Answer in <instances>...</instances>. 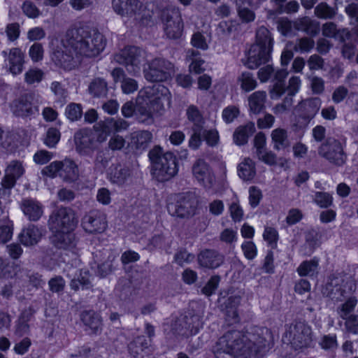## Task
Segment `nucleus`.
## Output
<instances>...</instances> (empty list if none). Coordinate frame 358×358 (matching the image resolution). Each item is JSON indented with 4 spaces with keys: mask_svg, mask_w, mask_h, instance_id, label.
<instances>
[{
    "mask_svg": "<svg viewBox=\"0 0 358 358\" xmlns=\"http://www.w3.org/2000/svg\"><path fill=\"white\" fill-rule=\"evenodd\" d=\"M271 52L264 50L259 46L252 45L248 52L247 61L245 65L250 69H255L260 65L268 62Z\"/></svg>",
    "mask_w": 358,
    "mask_h": 358,
    "instance_id": "obj_20",
    "label": "nucleus"
},
{
    "mask_svg": "<svg viewBox=\"0 0 358 358\" xmlns=\"http://www.w3.org/2000/svg\"><path fill=\"white\" fill-rule=\"evenodd\" d=\"M145 78L152 83L164 82L169 80L175 73V66L169 60L157 57L143 66Z\"/></svg>",
    "mask_w": 358,
    "mask_h": 358,
    "instance_id": "obj_8",
    "label": "nucleus"
},
{
    "mask_svg": "<svg viewBox=\"0 0 358 358\" xmlns=\"http://www.w3.org/2000/svg\"><path fill=\"white\" fill-rule=\"evenodd\" d=\"M43 230L34 224H29L18 236L19 241L24 246L37 244L43 236Z\"/></svg>",
    "mask_w": 358,
    "mask_h": 358,
    "instance_id": "obj_29",
    "label": "nucleus"
},
{
    "mask_svg": "<svg viewBox=\"0 0 358 358\" xmlns=\"http://www.w3.org/2000/svg\"><path fill=\"white\" fill-rule=\"evenodd\" d=\"M193 134L189 141V146L192 149H197L201 143V135H203V127H193Z\"/></svg>",
    "mask_w": 358,
    "mask_h": 358,
    "instance_id": "obj_59",
    "label": "nucleus"
},
{
    "mask_svg": "<svg viewBox=\"0 0 358 358\" xmlns=\"http://www.w3.org/2000/svg\"><path fill=\"white\" fill-rule=\"evenodd\" d=\"M267 94L265 91L259 90L252 93L248 98L250 111L259 114L265 108Z\"/></svg>",
    "mask_w": 358,
    "mask_h": 358,
    "instance_id": "obj_34",
    "label": "nucleus"
},
{
    "mask_svg": "<svg viewBox=\"0 0 358 358\" xmlns=\"http://www.w3.org/2000/svg\"><path fill=\"white\" fill-rule=\"evenodd\" d=\"M146 57L145 50L136 46H129L116 53L114 60L123 65L128 73L136 76L140 75L142 63L146 60Z\"/></svg>",
    "mask_w": 358,
    "mask_h": 358,
    "instance_id": "obj_7",
    "label": "nucleus"
},
{
    "mask_svg": "<svg viewBox=\"0 0 358 358\" xmlns=\"http://www.w3.org/2000/svg\"><path fill=\"white\" fill-rule=\"evenodd\" d=\"M41 173L52 178L59 176L64 182H73L79 176L78 166L73 160L69 158L51 162L43 169Z\"/></svg>",
    "mask_w": 358,
    "mask_h": 358,
    "instance_id": "obj_9",
    "label": "nucleus"
},
{
    "mask_svg": "<svg viewBox=\"0 0 358 358\" xmlns=\"http://www.w3.org/2000/svg\"><path fill=\"white\" fill-rule=\"evenodd\" d=\"M246 350L244 336L238 331L227 332L219 338L214 347L217 358H234Z\"/></svg>",
    "mask_w": 358,
    "mask_h": 358,
    "instance_id": "obj_4",
    "label": "nucleus"
},
{
    "mask_svg": "<svg viewBox=\"0 0 358 358\" xmlns=\"http://www.w3.org/2000/svg\"><path fill=\"white\" fill-rule=\"evenodd\" d=\"M21 9L23 14L31 19L38 18L42 15L41 10L30 0L24 1L22 4Z\"/></svg>",
    "mask_w": 358,
    "mask_h": 358,
    "instance_id": "obj_51",
    "label": "nucleus"
},
{
    "mask_svg": "<svg viewBox=\"0 0 358 358\" xmlns=\"http://www.w3.org/2000/svg\"><path fill=\"white\" fill-rule=\"evenodd\" d=\"M60 136V132L57 129L50 127L46 132L44 143L49 148H54L59 142Z\"/></svg>",
    "mask_w": 358,
    "mask_h": 358,
    "instance_id": "obj_55",
    "label": "nucleus"
},
{
    "mask_svg": "<svg viewBox=\"0 0 358 358\" xmlns=\"http://www.w3.org/2000/svg\"><path fill=\"white\" fill-rule=\"evenodd\" d=\"M199 328V320L196 315H182L172 324V329L180 335L196 334Z\"/></svg>",
    "mask_w": 358,
    "mask_h": 358,
    "instance_id": "obj_16",
    "label": "nucleus"
},
{
    "mask_svg": "<svg viewBox=\"0 0 358 358\" xmlns=\"http://www.w3.org/2000/svg\"><path fill=\"white\" fill-rule=\"evenodd\" d=\"M159 17L163 25L182 20L179 9L173 6H169L162 9Z\"/></svg>",
    "mask_w": 358,
    "mask_h": 358,
    "instance_id": "obj_42",
    "label": "nucleus"
},
{
    "mask_svg": "<svg viewBox=\"0 0 358 358\" xmlns=\"http://www.w3.org/2000/svg\"><path fill=\"white\" fill-rule=\"evenodd\" d=\"M253 45L259 46L264 50L272 52L273 38L270 31L264 26L260 27L257 30L256 41Z\"/></svg>",
    "mask_w": 358,
    "mask_h": 358,
    "instance_id": "obj_37",
    "label": "nucleus"
},
{
    "mask_svg": "<svg viewBox=\"0 0 358 358\" xmlns=\"http://www.w3.org/2000/svg\"><path fill=\"white\" fill-rule=\"evenodd\" d=\"M355 289L350 276L343 273L331 274L322 288L324 296L334 301H343Z\"/></svg>",
    "mask_w": 358,
    "mask_h": 358,
    "instance_id": "obj_3",
    "label": "nucleus"
},
{
    "mask_svg": "<svg viewBox=\"0 0 358 358\" xmlns=\"http://www.w3.org/2000/svg\"><path fill=\"white\" fill-rule=\"evenodd\" d=\"M88 90L94 96H105L108 93L107 83L103 78H96L90 83Z\"/></svg>",
    "mask_w": 358,
    "mask_h": 358,
    "instance_id": "obj_43",
    "label": "nucleus"
},
{
    "mask_svg": "<svg viewBox=\"0 0 358 358\" xmlns=\"http://www.w3.org/2000/svg\"><path fill=\"white\" fill-rule=\"evenodd\" d=\"M257 336L253 334L248 339L252 343L255 348V351L260 352L263 349L268 346V341L266 336H269L267 329H259L257 330Z\"/></svg>",
    "mask_w": 358,
    "mask_h": 358,
    "instance_id": "obj_41",
    "label": "nucleus"
},
{
    "mask_svg": "<svg viewBox=\"0 0 358 358\" xmlns=\"http://www.w3.org/2000/svg\"><path fill=\"white\" fill-rule=\"evenodd\" d=\"M345 302L341 304L338 308V313L341 318L346 317L350 315V313L352 312L357 306V300L355 296H348L344 300Z\"/></svg>",
    "mask_w": 358,
    "mask_h": 358,
    "instance_id": "obj_50",
    "label": "nucleus"
},
{
    "mask_svg": "<svg viewBox=\"0 0 358 358\" xmlns=\"http://www.w3.org/2000/svg\"><path fill=\"white\" fill-rule=\"evenodd\" d=\"M247 2V1H238V13L240 18L245 22H250L255 20V13L248 8L242 7L241 4Z\"/></svg>",
    "mask_w": 358,
    "mask_h": 358,
    "instance_id": "obj_57",
    "label": "nucleus"
},
{
    "mask_svg": "<svg viewBox=\"0 0 358 358\" xmlns=\"http://www.w3.org/2000/svg\"><path fill=\"white\" fill-rule=\"evenodd\" d=\"M220 278L217 275L212 276L206 285L202 288L201 292L206 296H211L217 289Z\"/></svg>",
    "mask_w": 358,
    "mask_h": 358,
    "instance_id": "obj_61",
    "label": "nucleus"
},
{
    "mask_svg": "<svg viewBox=\"0 0 358 358\" xmlns=\"http://www.w3.org/2000/svg\"><path fill=\"white\" fill-rule=\"evenodd\" d=\"M166 36L170 39H178L182 34V20L172 22L171 23L163 25Z\"/></svg>",
    "mask_w": 358,
    "mask_h": 358,
    "instance_id": "obj_46",
    "label": "nucleus"
},
{
    "mask_svg": "<svg viewBox=\"0 0 358 358\" xmlns=\"http://www.w3.org/2000/svg\"><path fill=\"white\" fill-rule=\"evenodd\" d=\"M320 345L326 350H334L338 346L336 335H325L322 337Z\"/></svg>",
    "mask_w": 358,
    "mask_h": 358,
    "instance_id": "obj_60",
    "label": "nucleus"
},
{
    "mask_svg": "<svg viewBox=\"0 0 358 358\" xmlns=\"http://www.w3.org/2000/svg\"><path fill=\"white\" fill-rule=\"evenodd\" d=\"M20 206L24 214L31 221L38 220L43 213L41 203L32 199H23Z\"/></svg>",
    "mask_w": 358,
    "mask_h": 358,
    "instance_id": "obj_30",
    "label": "nucleus"
},
{
    "mask_svg": "<svg viewBox=\"0 0 358 358\" xmlns=\"http://www.w3.org/2000/svg\"><path fill=\"white\" fill-rule=\"evenodd\" d=\"M285 338L296 350L307 348L313 341L312 329L306 322L295 321L290 324Z\"/></svg>",
    "mask_w": 358,
    "mask_h": 358,
    "instance_id": "obj_10",
    "label": "nucleus"
},
{
    "mask_svg": "<svg viewBox=\"0 0 358 358\" xmlns=\"http://www.w3.org/2000/svg\"><path fill=\"white\" fill-rule=\"evenodd\" d=\"M149 159L152 164V174L159 182L168 181L178 171L176 157L171 152H164L159 146L150 150Z\"/></svg>",
    "mask_w": 358,
    "mask_h": 358,
    "instance_id": "obj_2",
    "label": "nucleus"
},
{
    "mask_svg": "<svg viewBox=\"0 0 358 358\" xmlns=\"http://www.w3.org/2000/svg\"><path fill=\"white\" fill-rule=\"evenodd\" d=\"M345 320V329L348 333L358 334V315H350Z\"/></svg>",
    "mask_w": 358,
    "mask_h": 358,
    "instance_id": "obj_58",
    "label": "nucleus"
},
{
    "mask_svg": "<svg viewBox=\"0 0 358 358\" xmlns=\"http://www.w3.org/2000/svg\"><path fill=\"white\" fill-rule=\"evenodd\" d=\"M44 50L41 43H35L29 48V55L34 62L43 59Z\"/></svg>",
    "mask_w": 358,
    "mask_h": 358,
    "instance_id": "obj_63",
    "label": "nucleus"
},
{
    "mask_svg": "<svg viewBox=\"0 0 358 358\" xmlns=\"http://www.w3.org/2000/svg\"><path fill=\"white\" fill-rule=\"evenodd\" d=\"M71 273H67V277L71 278L70 287L77 292L80 289H89L92 285L90 280V273L87 270H77L70 268Z\"/></svg>",
    "mask_w": 358,
    "mask_h": 358,
    "instance_id": "obj_23",
    "label": "nucleus"
},
{
    "mask_svg": "<svg viewBox=\"0 0 358 358\" xmlns=\"http://www.w3.org/2000/svg\"><path fill=\"white\" fill-rule=\"evenodd\" d=\"M73 230L52 231V243L59 249L71 250L76 247V236Z\"/></svg>",
    "mask_w": 358,
    "mask_h": 358,
    "instance_id": "obj_26",
    "label": "nucleus"
},
{
    "mask_svg": "<svg viewBox=\"0 0 358 358\" xmlns=\"http://www.w3.org/2000/svg\"><path fill=\"white\" fill-rule=\"evenodd\" d=\"M322 101L319 97L303 100L296 107L299 116L306 120L313 119L320 110Z\"/></svg>",
    "mask_w": 358,
    "mask_h": 358,
    "instance_id": "obj_24",
    "label": "nucleus"
},
{
    "mask_svg": "<svg viewBox=\"0 0 358 358\" xmlns=\"http://www.w3.org/2000/svg\"><path fill=\"white\" fill-rule=\"evenodd\" d=\"M345 11L350 17L352 23L357 24L356 32L358 33V4L351 3L345 8Z\"/></svg>",
    "mask_w": 358,
    "mask_h": 358,
    "instance_id": "obj_64",
    "label": "nucleus"
},
{
    "mask_svg": "<svg viewBox=\"0 0 358 358\" xmlns=\"http://www.w3.org/2000/svg\"><path fill=\"white\" fill-rule=\"evenodd\" d=\"M25 172L23 162L20 160L10 161L5 170V176L1 180V185L13 187L17 180L21 178Z\"/></svg>",
    "mask_w": 358,
    "mask_h": 358,
    "instance_id": "obj_19",
    "label": "nucleus"
},
{
    "mask_svg": "<svg viewBox=\"0 0 358 358\" xmlns=\"http://www.w3.org/2000/svg\"><path fill=\"white\" fill-rule=\"evenodd\" d=\"M255 131V124L252 122L245 125L239 126L234 133V143L238 145H242L248 143V138Z\"/></svg>",
    "mask_w": 358,
    "mask_h": 358,
    "instance_id": "obj_36",
    "label": "nucleus"
},
{
    "mask_svg": "<svg viewBox=\"0 0 358 358\" xmlns=\"http://www.w3.org/2000/svg\"><path fill=\"white\" fill-rule=\"evenodd\" d=\"M110 75L115 83H121V90L124 94H129L137 91L138 88L137 81L128 77L123 69L116 67L112 70Z\"/></svg>",
    "mask_w": 358,
    "mask_h": 358,
    "instance_id": "obj_22",
    "label": "nucleus"
},
{
    "mask_svg": "<svg viewBox=\"0 0 358 358\" xmlns=\"http://www.w3.org/2000/svg\"><path fill=\"white\" fill-rule=\"evenodd\" d=\"M313 201L320 208H327L333 203V196L328 192H317Z\"/></svg>",
    "mask_w": 358,
    "mask_h": 358,
    "instance_id": "obj_53",
    "label": "nucleus"
},
{
    "mask_svg": "<svg viewBox=\"0 0 358 358\" xmlns=\"http://www.w3.org/2000/svg\"><path fill=\"white\" fill-rule=\"evenodd\" d=\"M112 5L117 14L127 17L136 16L142 7L139 0H113Z\"/></svg>",
    "mask_w": 358,
    "mask_h": 358,
    "instance_id": "obj_18",
    "label": "nucleus"
},
{
    "mask_svg": "<svg viewBox=\"0 0 358 358\" xmlns=\"http://www.w3.org/2000/svg\"><path fill=\"white\" fill-rule=\"evenodd\" d=\"M150 341L143 336H139L129 344L128 348L134 358H145L144 354H149L150 352Z\"/></svg>",
    "mask_w": 358,
    "mask_h": 358,
    "instance_id": "obj_31",
    "label": "nucleus"
},
{
    "mask_svg": "<svg viewBox=\"0 0 358 358\" xmlns=\"http://www.w3.org/2000/svg\"><path fill=\"white\" fill-rule=\"evenodd\" d=\"M80 319L85 326L87 327L92 334H97L102 330V320L99 314L93 310H85L80 315Z\"/></svg>",
    "mask_w": 358,
    "mask_h": 358,
    "instance_id": "obj_32",
    "label": "nucleus"
},
{
    "mask_svg": "<svg viewBox=\"0 0 358 358\" xmlns=\"http://www.w3.org/2000/svg\"><path fill=\"white\" fill-rule=\"evenodd\" d=\"M136 115L140 122L150 124L153 114L162 109L161 99L154 94V89L146 87L139 91L136 98Z\"/></svg>",
    "mask_w": 358,
    "mask_h": 358,
    "instance_id": "obj_5",
    "label": "nucleus"
},
{
    "mask_svg": "<svg viewBox=\"0 0 358 358\" xmlns=\"http://www.w3.org/2000/svg\"><path fill=\"white\" fill-rule=\"evenodd\" d=\"M283 3L276 4V7L273 9H266L267 16L268 18H273L278 14L286 13L287 14L296 13L299 8V4L296 1H290L286 4Z\"/></svg>",
    "mask_w": 358,
    "mask_h": 358,
    "instance_id": "obj_39",
    "label": "nucleus"
},
{
    "mask_svg": "<svg viewBox=\"0 0 358 358\" xmlns=\"http://www.w3.org/2000/svg\"><path fill=\"white\" fill-rule=\"evenodd\" d=\"M318 154L329 163L338 166L343 165L346 161V155L341 143L334 138H329L321 144Z\"/></svg>",
    "mask_w": 358,
    "mask_h": 358,
    "instance_id": "obj_12",
    "label": "nucleus"
},
{
    "mask_svg": "<svg viewBox=\"0 0 358 358\" xmlns=\"http://www.w3.org/2000/svg\"><path fill=\"white\" fill-rule=\"evenodd\" d=\"M315 15L321 19H333L336 15V10L327 3L322 2L315 8Z\"/></svg>",
    "mask_w": 358,
    "mask_h": 358,
    "instance_id": "obj_48",
    "label": "nucleus"
},
{
    "mask_svg": "<svg viewBox=\"0 0 358 358\" xmlns=\"http://www.w3.org/2000/svg\"><path fill=\"white\" fill-rule=\"evenodd\" d=\"M82 227L89 234H101L107 228L106 215L97 210H93L82 219Z\"/></svg>",
    "mask_w": 358,
    "mask_h": 358,
    "instance_id": "obj_14",
    "label": "nucleus"
},
{
    "mask_svg": "<svg viewBox=\"0 0 358 358\" xmlns=\"http://www.w3.org/2000/svg\"><path fill=\"white\" fill-rule=\"evenodd\" d=\"M77 220L72 209L62 207L54 210L50 216L48 226L51 231L73 230Z\"/></svg>",
    "mask_w": 358,
    "mask_h": 358,
    "instance_id": "obj_11",
    "label": "nucleus"
},
{
    "mask_svg": "<svg viewBox=\"0 0 358 358\" xmlns=\"http://www.w3.org/2000/svg\"><path fill=\"white\" fill-rule=\"evenodd\" d=\"M258 159L265 164L272 166L276 164V155L271 150H268L266 148L262 151L259 152L256 154Z\"/></svg>",
    "mask_w": 358,
    "mask_h": 358,
    "instance_id": "obj_62",
    "label": "nucleus"
},
{
    "mask_svg": "<svg viewBox=\"0 0 358 358\" xmlns=\"http://www.w3.org/2000/svg\"><path fill=\"white\" fill-rule=\"evenodd\" d=\"M271 137L275 150H284L290 145L287 131L285 129L277 128L271 131Z\"/></svg>",
    "mask_w": 358,
    "mask_h": 358,
    "instance_id": "obj_38",
    "label": "nucleus"
},
{
    "mask_svg": "<svg viewBox=\"0 0 358 358\" xmlns=\"http://www.w3.org/2000/svg\"><path fill=\"white\" fill-rule=\"evenodd\" d=\"M96 258H100V263L98 264L96 273L99 276L104 278L110 274L115 268V259L117 256L113 252L108 250H103L96 254Z\"/></svg>",
    "mask_w": 358,
    "mask_h": 358,
    "instance_id": "obj_21",
    "label": "nucleus"
},
{
    "mask_svg": "<svg viewBox=\"0 0 358 358\" xmlns=\"http://www.w3.org/2000/svg\"><path fill=\"white\" fill-rule=\"evenodd\" d=\"M315 47V41L310 37H301L297 38L293 48L295 52H309Z\"/></svg>",
    "mask_w": 358,
    "mask_h": 358,
    "instance_id": "obj_49",
    "label": "nucleus"
},
{
    "mask_svg": "<svg viewBox=\"0 0 358 358\" xmlns=\"http://www.w3.org/2000/svg\"><path fill=\"white\" fill-rule=\"evenodd\" d=\"M198 199L194 192H185L171 196L167 203V210L172 216L188 218L195 213Z\"/></svg>",
    "mask_w": 358,
    "mask_h": 358,
    "instance_id": "obj_6",
    "label": "nucleus"
},
{
    "mask_svg": "<svg viewBox=\"0 0 358 358\" xmlns=\"http://www.w3.org/2000/svg\"><path fill=\"white\" fill-rule=\"evenodd\" d=\"M152 139V134L148 131H136L131 134L129 146L138 151L145 150Z\"/></svg>",
    "mask_w": 358,
    "mask_h": 358,
    "instance_id": "obj_33",
    "label": "nucleus"
},
{
    "mask_svg": "<svg viewBox=\"0 0 358 358\" xmlns=\"http://www.w3.org/2000/svg\"><path fill=\"white\" fill-rule=\"evenodd\" d=\"M238 176L244 180H252L256 174L255 162L250 158H245L238 167Z\"/></svg>",
    "mask_w": 358,
    "mask_h": 358,
    "instance_id": "obj_40",
    "label": "nucleus"
},
{
    "mask_svg": "<svg viewBox=\"0 0 358 358\" xmlns=\"http://www.w3.org/2000/svg\"><path fill=\"white\" fill-rule=\"evenodd\" d=\"M66 116L71 121H76L82 117L83 110L78 103H71L69 104L65 110Z\"/></svg>",
    "mask_w": 358,
    "mask_h": 358,
    "instance_id": "obj_56",
    "label": "nucleus"
},
{
    "mask_svg": "<svg viewBox=\"0 0 358 358\" xmlns=\"http://www.w3.org/2000/svg\"><path fill=\"white\" fill-rule=\"evenodd\" d=\"M132 171L128 166L117 164H113L108 170V178L109 180L117 185H123L130 181Z\"/></svg>",
    "mask_w": 358,
    "mask_h": 358,
    "instance_id": "obj_25",
    "label": "nucleus"
},
{
    "mask_svg": "<svg viewBox=\"0 0 358 358\" xmlns=\"http://www.w3.org/2000/svg\"><path fill=\"white\" fill-rule=\"evenodd\" d=\"M224 256L215 250L206 249L200 252L197 260L199 264L207 268H216L224 262Z\"/></svg>",
    "mask_w": 358,
    "mask_h": 358,
    "instance_id": "obj_28",
    "label": "nucleus"
},
{
    "mask_svg": "<svg viewBox=\"0 0 358 358\" xmlns=\"http://www.w3.org/2000/svg\"><path fill=\"white\" fill-rule=\"evenodd\" d=\"M187 118L194 123L193 127H203V119L198 108L195 106H190L187 110Z\"/></svg>",
    "mask_w": 358,
    "mask_h": 358,
    "instance_id": "obj_54",
    "label": "nucleus"
},
{
    "mask_svg": "<svg viewBox=\"0 0 358 358\" xmlns=\"http://www.w3.org/2000/svg\"><path fill=\"white\" fill-rule=\"evenodd\" d=\"M32 99L31 94H26L14 100L11 104L13 114L19 117H29L37 113L38 107L32 106Z\"/></svg>",
    "mask_w": 358,
    "mask_h": 358,
    "instance_id": "obj_17",
    "label": "nucleus"
},
{
    "mask_svg": "<svg viewBox=\"0 0 358 358\" xmlns=\"http://www.w3.org/2000/svg\"><path fill=\"white\" fill-rule=\"evenodd\" d=\"M318 262L315 260L305 261L300 264L297 271L301 276H313L317 273Z\"/></svg>",
    "mask_w": 358,
    "mask_h": 358,
    "instance_id": "obj_52",
    "label": "nucleus"
},
{
    "mask_svg": "<svg viewBox=\"0 0 358 358\" xmlns=\"http://www.w3.org/2000/svg\"><path fill=\"white\" fill-rule=\"evenodd\" d=\"M2 55L4 58L8 60L9 63V71L13 75H18L22 72L24 63V54L20 48H11L9 50L8 52L3 50Z\"/></svg>",
    "mask_w": 358,
    "mask_h": 358,
    "instance_id": "obj_27",
    "label": "nucleus"
},
{
    "mask_svg": "<svg viewBox=\"0 0 358 358\" xmlns=\"http://www.w3.org/2000/svg\"><path fill=\"white\" fill-rule=\"evenodd\" d=\"M44 76L45 73L41 69L29 68L24 75V82L29 85L38 84L43 80Z\"/></svg>",
    "mask_w": 358,
    "mask_h": 358,
    "instance_id": "obj_47",
    "label": "nucleus"
},
{
    "mask_svg": "<svg viewBox=\"0 0 358 358\" xmlns=\"http://www.w3.org/2000/svg\"><path fill=\"white\" fill-rule=\"evenodd\" d=\"M193 177L206 189H211L215 184V176L210 165L203 159H197L192 167Z\"/></svg>",
    "mask_w": 358,
    "mask_h": 358,
    "instance_id": "obj_13",
    "label": "nucleus"
},
{
    "mask_svg": "<svg viewBox=\"0 0 358 358\" xmlns=\"http://www.w3.org/2000/svg\"><path fill=\"white\" fill-rule=\"evenodd\" d=\"M237 80L241 90L245 92L252 91L257 87V81L254 75L248 71L243 72Z\"/></svg>",
    "mask_w": 358,
    "mask_h": 358,
    "instance_id": "obj_45",
    "label": "nucleus"
},
{
    "mask_svg": "<svg viewBox=\"0 0 358 358\" xmlns=\"http://www.w3.org/2000/svg\"><path fill=\"white\" fill-rule=\"evenodd\" d=\"M96 133L90 129H82L74 135L76 149L81 155H87L96 146Z\"/></svg>",
    "mask_w": 358,
    "mask_h": 358,
    "instance_id": "obj_15",
    "label": "nucleus"
},
{
    "mask_svg": "<svg viewBox=\"0 0 358 358\" xmlns=\"http://www.w3.org/2000/svg\"><path fill=\"white\" fill-rule=\"evenodd\" d=\"M99 125L106 132H111L113 130L115 131L124 130L128 127L129 124L123 119L110 118L100 122Z\"/></svg>",
    "mask_w": 358,
    "mask_h": 358,
    "instance_id": "obj_44",
    "label": "nucleus"
},
{
    "mask_svg": "<svg viewBox=\"0 0 358 358\" xmlns=\"http://www.w3.org/2000/svg\"><path fill=\"white\" fill-rule=\"evenodd\" d=\"M293 26L295 29L304 31L311 36H316L320 30L318 23L308 17L296 20L293 22Z\"/></svg>",
    "mask_w": 358,
    "mask_h": 358,
    "instance_id": "obj_35",
    "label": "nucleus"
},
{
    "mask_svg": "<svg viewBox=\"0 0 358 358\" xmlns=\"http://www.w3.org/2000/svg\"><path fill=\"white\" fill-rule=\"evenodd\" d=\"M106 45V38L98 31L73 28L66 31L62 47L54 52L52 59L57 65L70 70L77 65L80 57H98Z\"/></svg>",
    "mask_w": 358,
    "mask_h": 358,
    "instance_id": "obj_1",
    "label": "nucleus"
}]
</instances>
